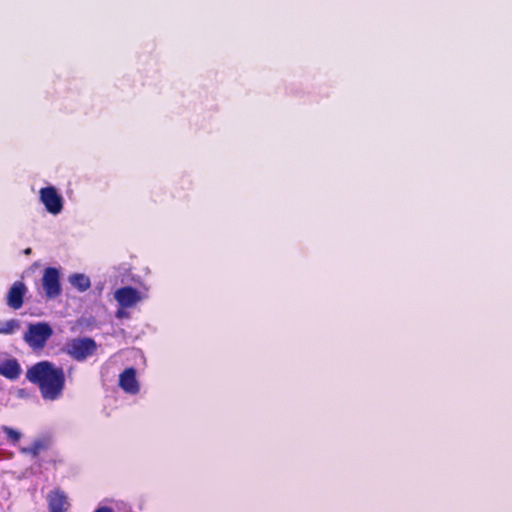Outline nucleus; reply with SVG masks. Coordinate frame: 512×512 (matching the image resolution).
Listing matches in <instances>:
<instances>
[{"instance_id": "nucleus-7", "label": "nucleus", "mask_w": 512, "mask_h": 512, "mask_svg": "<svg viewBox=\"0 0 512 512\" xmlns=\"http://www.w3.org/2000/svg\"><path fill=\"white\" fill-rule=\"evenodd\" d=\"M120 387L129 394L139 392V384L136 379V371L133 368L125 369L119 376Z\"/></svg>"}, {"instance_id": "nucleus-6", "label": "nucleus", "mask_w": 512, "mask_h": 512, "mask_svg": "<svg viewBox=\"0 0 512 512\" xmlns=\"http://www.w3.org/2000/svg\"><path fill=\"white\" fill-rule=\"evenodd\" d=\"M114 298L122 308L133 307L142 300L139 291L130 286L117 289L114 292Z\"/></svg>"}, {"instance_id": "nucleus-16", "label": "nucleus", "mask_w": 512, "mask_h": 512, "mask_svg": "<svg viewBox=\"0 0 512 512\" xmlns=\"http://www.w3.org/2000/svg\"><path fill=\"white\" fill-rule=\"evenodd\" d=\"M94 512H113L112 509L108 507H99Z\"/></svg>"}, {"instance_id": "nucleus-1", "label": "nucleus", "mask_w": 512, "mask_h": 512, "mask_svg": "<svg viewBox=\"0 0 512 512\" xmlns=\"http://www.w3.org/2000/svg\"><path fill=\"white\" fill-rule=\"evenodd\" d=\"M26 378L39 386L41 395L46 400L59 398L65 385L64 370L49 361H41L30 367Z\"/></svg>"}, {"instance_id": "nucleus-12", "label": "nucleus", "mask_w": 512, "mask_h": 512, "mask_svg": "<svg viewBox=\"0 0 512 512\" xmlns=\"http://www.w3.org/2000/svg\"><path fill=\"white\" fill-rule=\"evenodd\" d=\"M49 444V440L39 439L34 441L30 447L23 449V451L33 456H37L41 451L46 450L49 447Z\"/></svg>"}, {"instance_id": "nucleus-8", "label": "nucleus", "mask_w": 512, "mask_h": 512, "mask_svg": "<svg viewBox=\"0 0 512 512\" xmlns=\"http://www.w3.org/2000/svg\"><path fill=\"white\" fill-rule=\"evenodd\" d=\"M26 293V286L23 282L17 281L10 288L7 295V304L9 307L17 310L23 304V297Z\"/></svg>"}, {"instance_id": "nucleus-11", "label": "nucleus", "mask_w": 512, "mask_h": 512, "mask_svg": "<svg viewBox=\"0 0 512 512\" xmlns=\"http://www.w3.org/2000/svg\"><path fill=\"white\" fill-rule=\"evenodd\" d=\"M69 283L80 292L87 291L91 286L89 277L82 273H75L70 275Z\"/></svg>"}, {"instance_id": "nucleus-14", "label": "nucleus", "mask_w": 512, "mask_h": 512, "mask_svg": "<svg viewBox=\"0 0 512 512\" xmlns=\"http://www.w3.org/2000/svg\"><path fill=\"white\" fill-rule=\"evenodd\" d=\"M3 432L7 435L8 439L11 440L13 443H16L21 438L20 432L17 430L10 428L8 426L2 427Z\"/></svg>"}, {"instance_id": "nucleus-4", "label": "nucleus", "mask_w": 512, "mask_h": 512, "mask_svg": "<svg viewBox=\"0 0 512 512\" xmlns=\"http://www.w3.org/2000/svg\"><path fill=\"white\" fill-rule=\"evenodd\" d=\"M39 200L44 205L46 211L51 215H59L63 210L64 199L53 186L41 188L39 191Z\"/></svg>"}, {"instance_id": "nucleus-5", "label": "nucleus", "mask_w": 512, "mask_h": 512, "mask_svg": "<svg viewBox=\"0 0 512 512\" xmlns=\"http://www.w3.org/2000/svg\"><path fill=\"white\" fill-rule=\"evenodd\" d=\"M42 287L47 299H55L61 294L60 272L57 268L48 267L44 270Z\"/></svg>"}, {"instance_id": "nucleus-13", "label": "nucleus", "mask_w": 512, "mask_h": 512, "mask_svg": "<svg viewBox=\"0 0 512 512\" xmlns=\"http://www.w3.org/2000/svg\"><path fill=\"white\" fill-rule=\"evenodd\" d=\"M19 327V321L16 319L0 321V334H13Z\"/></svg>"}, {"instance_id": "nucleus-15", "label": "nucleus", "mask_w": 512, "mask_h": 512, "mask_svg": "<svg viewBox=\"0 0 512 512\" xmlns=\"http://www.w3.org/2000/svg\"><path fill=\"white\" fill-rule=\"evenodd\" d=\"M116 316L118 318L126 317L127 316V312H125L123 309H120V310L117 311Z\"/></svg>"}, {"instance_id": "nucleus-10", "label": "nucleus", "mask_w": 512, "mask_h": 512, "mask_svg": "<svg viewBox=\"0 0 512 512\" xmlns=\"http://www.w3.org/2000/svg\"><path fill=\"white\" fill-rule=\"evenodd\" d=\"M21 373V367L17 360L8 359L0 362V374L8 379H17Z\"/></svg>"}, {"instance_id": "nucleus-9", "label": "nucleus", "mask_w": 512, "mask_h": 512, "mask_svg": "<svg viewBox=\"0 0 512 512\" xmlns=\"http://www.w3.org/2000/svg\"><path fill=\"white\" fill-rule=\"evenodd\" d=\"M47 499L50 512H65L69 506L66 496L59 490L50 492Z\"/></svg>"}, {"instance_id": "nucleus-3", "label": "nucleus", "mask_w": 512, "mask_h": 512, "mask_svg": "<svg viewBox=\"0 0 512 512\" xmlns=\"http://www.w3.org/2000/svg\"><path fill=\"white\" fill-rule=\"evenodd\" d=\"M97 349L96 342L91 338H74L67 341L63 351L77 361H83L94 354Z\"/></svg>"}, {"instance_id": "nucleus-2", "label": "nucleus", "mask_w": 512, "mask_h": 512, "mask_svg": "<svg viewBox=\"0 0 512 512\" xmlns=\"http://www.w3.org/2000/svg\"><path fill=\"white\" fill-rule=\"evenodd\" d=\"M53 335V329L47 322L31 323L23 339L33 350H41Z\"/></svg>"}]
</instances>
